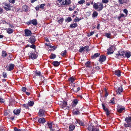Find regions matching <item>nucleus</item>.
<instances>
[{
  "label": "nucleus",
  "mask_w": 131,
  "mask_h": 131,
  "mask_svg": "<svg viewBox=\"0 0 131 131\" xmlns=\"http://www.w3.org/2000/svg\"><path fill=\"white\" fill-rule=\"evenodd\" d=\"M93 6L94 9H96L98 11H101L104 8L103 4L102 3H95Z\"/></svg>",
  "instance_id": "1"
},
{
  "label": "nucleus",
  "mask_w": 131,
  "mask_h": 131,
  "mask_svg": "<svg viewBox=\"0 0 131 131\" xmlns=\"http://www.w3.org/2000/svg\"><path fill=\"white\" fill-rule=\"evenodd\" d=\"M126 110L125 107L121 105H118L117 108V111L118 112L121 113L123 112H124Z\"/></svg>",
  "instance_id": "2"
},
{
  "label": "nucleus",
  "mask_w": 131,
  "mask_h": 131,
  "mask_svg": "<svg viewBox=\"0 0 131 131\" xmlns=\"http://www.w3.org/2000/svg\"><path fill=\"white\" fill-rule=\"evenodd\" d=\"M3 4L4 5L3 8L6 11L10 10H11V8L12 7V6H10V3H4Z\"/></svg>",
  "instance_id": "3"
},
{
  "label": "nucleus",
  "mask_w": 131,
  "mask_h": 131,
  "mask_svg": "<svg viewBox=\"0 0 131 131\" xmlns=\"http://www.w3.org/2000/svg\"><path fill=\"white\" fill-rule=\"evenodd\" d=\"M26 24L28 25L32 24L36 26L38 24V23L36 19H33L32 20H30L26 22Z\"/></svg>",
  "instance_id": "4"
},
{
  "label": "nucleus",
  "mask_w": 131,
  "mask_h": 131,
  "mask_svg": "<svg viewBox=\"0 0 131 131\" xmlns=\"http://www.w3.org/2000/svg\"><path fill=\"white\" fill-rule=\"evenodd\" d=\"M116 48L114 46H111L109 47L107 49V54H110L114 52Z\"/></svg>",
  "instance_id": "5"
},
{
  "label": "nucleus",
  "mask_w": 131,
  "mask_h": 131,
  "mask_svg": "<svg viewBox=\"0 0 131 131\" xmlns=\"http://www.w3.org/2000/svg\"><path fill=\"white\" fill-rule=\"evenodd\" d=\"M14 65L13 64H11L10 65H7L5 66V65L4 67L8 71H10L13 70L14 69Z\"/></svg>",
  "instance_id": "6"
},
{
  "label": "nucleus",
  "mask_w": 131,
  "mask_h": 131,
  "mask_svg": "<svg viewBox=\"0 0 131 131\" xmlns=\"http://www.w3.org/2000/svg\"><path fill=\"white\" fill-rule=\"evenodd\" d=\"M36 41V39L34 36H32L29 39L28 42L32 44H34Z\"/></svg>",
  "instance_id": "7"
},
{
  "label": "nucleus",
  "mask_w": 131,
  "mask_h": 131,
  "mask_svg": "<svg viewBox=\"0 0 131 131\" xmlns=\"http://www.w3.org/2000/svg\"><path fill=\"white\" fill-rule=\"evenodd\" d=\"M106 59V57L104 55H101L98 60L101 63L105 61Z\"/></svg>",
  "instance_id": "8"
},
{
  "label": "nucleus",
  "mask_w": 131,
  "mask_h": 131,
  "mask_svg": "<svg viewBox=\"0 0 131 131\" xmlns=\"http://www.w3.org/2000/svg\"><path fill=\"white\" fill-rule=\"evenodd\" d=\"M60 107L63 109H67L68 108V107L67 106V103L66 101H63L62 103H61L60 105Z\"/></svg>",
  "instance_id": "9"
},
{
  "label": "nucleus",
  "mask_w": 131,
  "mask_h": 131,
  "mask_svg": "<svg viewBox=\"0 0 131 131\" xmlns=\"http://www.w3.org/2000/svg\"><path fill=\"white\" fill-rule=\"evenodd\" d=\"M25 36H31L32 33L31 31L28 29L25 30Z\"/></svg>",
  "instance_id": "10"
},
{
  "label": "nucleus",
  "mask_w": 131,
  "mask_h": 131,
  "mask_svg": "<svg viewBox=\"0 0 131 131\" xmlns=\"http://www.w3.org/2000/svg\"><path fill=\"white\" fill-rule=\"evenodd\" d=\"M45 110L43 108L40 109L38 112L39 115L40 117L43 116L44 115Z\"/></svg>",
  "instance_id": "11"
},
{
  "label": "nucleus",
  "mask_w": 131,
  "mask_h": 131,
  "mask_svg": "<svg viewBox=\"0 0 131 131\" xmlns=\"http://www.w3.org/2000/svg\"><path fill=\"white\" fill-rule=\"evenodd\" d=\"M29 58L32 59H35L37 58V56L34 52H31L30 53Z\"/></svg>",
  "instance_id": "12"
},
{
  "label": "nucleus",
  "mask_w": 131,
  "mask_h": 131,
  "mask_svg": "<svg viewBox=\"0 0 131 131\" xmlns=\"http://www.w3.org/2000/svg\"><path fill=\"white\" fill-rule=\"evenodd\" d=\"M71 3V1L70 0H65V2L63 1L62 2L61 4L63 5H69Z\"/></svg>",
  "instance_id": "13"
},
{
  "label": "nucleus",
  "mask_w": 131,
  "mask_h": 131,
  "mask_svg": "<svg viewBox=\"0 0 131 131\" xmlns=\"http://www.w3.org/2000/svg\"><path fill=\"white\" fill-rule=\"evenodd\" d=\"M129 0H118V1L120 4H127Z\"/></svg>",
  "instance_id": "14"
},
{
  "label": "nucleus",
  "mask_w": 131,
  "mask_h": 131,
  "mask_svg": "<svg viewBox=\"0 0 131 131\" xmlns=\"http://www.w3.org/2000/svg\"><path fill=\"white\" fill-rule=\"evenodd\" d=\"M53 124V122H48L47 123L48 125V128L50 129V130H53V129H52V125Z\"/></svg>",
  "instance_id": "15"
},
{
  "label": "nucleus",
  "mask_w": 131,
  "mask_h": 131,
  "mask_svg": "<svg viewBox=\"0 0 131 131\" xmlns=\"http://www.w3.org/2000/svg\"><path fill=\"white\" fill-rule=\"evenodd\" d=\"M78 100L77 99L74 100L71 104L72 107H75L78 103Z\"/></svg>",
  "instance_id": "16"
},
{
  "label": "nucleus",
  "mask_w": 131,
  "mask_h": 131,
  "mask_svg": "<svg viewBox=\"0 0 131 131\" xmlns=\"http://www.w3.org/2000/svg\"><path fill=\"white\" fill-rule=\"evenodd\" d=\"M76 80V78H75V76H72L68 79V81L72 83H73L74 82L75 80Z\"/></svg>",
  "instance_id": "17"
},
{
  "label": "nucleus",
  "mask_w": 131,
  "mask_h": 131,
  "mask_svg": "<svg viewBox=\"0 0 131 131\" xmlns=\"http://www.w3.org/2000/svg\"><path fill=\"white\" fill-rule=\"evenodd\" d=\"M100 55V53H95L91 56V58L92 59H95L96 58L99 57Z\"/></svg>",
  "instance_id": "18"
},
{
  "label": "nucleus",
  "mask_w": 131,
  "mask_h": 131,
  "mask_svg": "<svg viewBox=\"0 0 131 131\" xmlns=\"http://www.w3.org/2000/svg\"><path fill=\"white\" fill-rule=\"evenodd\" d=\"M125 121L127 123H129L130 124H131V117H126L125 119Z\"/></svg>",
  "instance_id": "19"
},
{
  "label": "nucleus",
  "mask_w": 131,
  "mask_h": 131,
  "mask_svg": "<svg viewBox=\"0 0 131 131\" xmlns=\"http://www.w3.org/2000/svg\"><path fill=\"white\" fill-rule=\"evenodd\" d=\"M38 122L42 124H43L46 122V121L44 118H41L38 119Z\"/></svg>",
  "instance_id": "20"
},
{
  "label": "nucleus",
  "mask_w": 131,
  "mask_h": 131,
  "mask_svg": "<svg viewBox=\"0 0 131 131\" xmlns=\"http://www.w3.org/2000/svg\"><path fill=\"white\" fill-rule=\"evenodd\" d=\"M79 109L75 108L72 111V112L75 115H77L79 114Z\"/></svg>",
  "instance_id": "21"
},
{
  "label": "nucleus",
  "mask_w": 131,
  "mask_h": 131,
  "mask_svg": "<svg viewBox=\"0 0 131 131\" xmlns=\"http://www.w3.org/2000/svg\"><path fill=\"white\" fill-rule=\"evenodd\" d=\"M123 89L122 87H119L117 90H116V92L117 94H120V93L122 92Z\"/></svg>",
  "instance_id": "22"
},
{
  "label": "nucleus",
  "mask_w": 131,
  "mask_h": 131,
  "mask_svg": "<svg viewBox=\"0 0 131 131\" xmlns=\"http://www.w3.org/2000/svg\"><path fill=\"white\" fill-rule=\"evenodd\" d=\"M77 26V24L76 23H73L70 25V28H74L76 27Z\"/></svg>",
  "instance_id": "23"
},
{
  "label": "nucleus",
  "mask_w": 131,
  "mask_h": 131,
  "mask_svg": "<svg viewBox=\"0 0 131 131\" xmlns=\"http://www.w3.org/2000/svg\"><path fill=\"white\" fill-rule=\"evenodd\" d=\"M20 110L16 109L14 110L13 112L15 114L17 115L19 114L20 113Z\"/></svg>",
  "instance_id": "24"
},
{
  "label": "nucleus",
  "mask_w": 131,
  "mask_h": 131,
  "mask_svg": "<svg viewBox=\"0 0 131 131\" xmlns=\"http://www.w3.org/2000/svg\"><path fill=\"white\" fill-rule=\"evenodd\" d=\"M52 64L54 66L57 67L60 65V63L58 61H55L52 62Z\"/></svg>",
  "instance_id": "25"
},
{
  "label": "nucleus",
  "mask_w": 131,
  "mask_h": 131,
  "mask_svg": "<svg viewBox=\"0 0 131 131\" xmlns=\"http://www.w3.org/2000/svg\"><path fill=\"white\" fill-rule=\"evenodd\" d=\"M77 123L79 124L81 126H84V123L81 121L77 119Z\"/></svg>",
  "instance_id": "26"
},
{
  "label": "nucleus",
  "mask_w": 131,
  "mask_h": 131,
  "mask_svg": "<svg viewBox=\"0 0 131 131\" xmlns=\"http://www.w3.org/2000/svg\"><path fill=\"white\" fill-rule=\"evenodd\" d=\"M27 7L28 6L27 5H24L23 6L22 9L25 12H27L28 10V9Z\"/></svg>",
  "instance_id": "27"
},
{
  "label": "nucleus",
  "mask_w": 131,
  "mask_h": 131,
  "mask_svg": "<svg viewBox=\"0 0 131 131\" xmlns=\"http://www.w3.org/2000/svg\"><path fill=\"white\" fill-rule=\"evenodd\" d=\"M86 66L87 67H91V65L90 62L89 61H88L85 64Z\"/></svg>",
  "instance_id": "28"
},
{
  "label": "nucleus",
  "mask_w": 131,
  "mask_h": 131,
  "mask_svg": "<svg viewBox=\"0 0 131 131\" xmlns=\"http://www.w3.org/2000/svg\"><path fill=\"white\" fill-rule=\"evenodd\" d=\"M75 127V126L73 125H71L69 126V131H72Z\"/></svg>",
  "instance_id": "29"
},
{
  "label": "nucleus",
  "mask_w": 131,
  "mask_h": 131,
  "mask_svg": "<svg viewBox=\"0 0 131 131\" xmlns=\"http://www.w3.org/2000/svg\"><path fill=\"white\" fill-rule=\"evenodd\" d=\"M62 0H58L57 2V4L59 6H60L61 5H63L61 4H62Z\"/></svg>",
  "instance_id": "30"
},
{
  "label": "nucleus",
  "mask_w": 131,
  "mask_h": 131,
  "mask_svg": "<svg viewBox=\"0 0 131 131\" xmlns=\"http://www.w3.org/2000/svg\"><path fill=\"white\" fill-rule=\"evenodd\" d=\"M115 98L113 97L110 101V102H109V103L110 104H115Z\"/></svg>",
  "instance_id": "31"
},
{
  "label": "nucleus",
  "mask_w": 131,
  "mask_h": 131,
  "mask_svg": "<svg viewBox=\"0 0 131 131\" xmlns=\"http://www.w3.org/2000/svg\"><path fill=\"white\" fill-rule=\"evenodd\" d=\"M94 128V127L91 125H90L88 127V129L89 131H92Z\"/></svg>",
  "instance_id": "32"
},
{
  "label": "nucleus",
  "mask_w": 131,
  "mask_h": 131,
  "mask_svg": "<svg viewBox=\"0 0 131 131\" xmlns=\"http://www.w3.org/2000/svg\"><path fill=\"white\" fill-rule=\"evenodd\" d=\"M2 57H3L4 58L6 56L7 53L5 51H3L2 52Z\"/></svg>",
  "instance_id": "33"
},
{
  "label": "nucleus",
  "mask_w": 131,
  "mask_h": 131,
  "mask_svg": "<svg viewBox=\"0 0 131 131\" xmlns=\"http://www.w3.org/2000/svg\"><path fill=\"white\" fill-rule=\"evenodd\" d=\"M27 104L29 105V106H33L34 104V102L32 101H30L28 102Z\"/></svg>",
  "instance_id": "34"
},
{
  "label": "nucleus",
  "mask_w": 131,
  "mask_h": 131,
  "mask_svg": "<svg viewBox=\"0 0 131 131\" xmlns=\"http://www.w3.org/2000/svg\"><path fill=\"white\" fill-rule=\"evenodd\" d=\"M64 20V19L63 18H60L57 21L59 22V23L61 24L62 23Z\"/></svg>",
  "instance_id": "35"
},
{
  "label": "nucleus",
  "mask_w": 131,
  "mask_h": 131,
  "mask_svg": "<svg viewBox=\"0 0 131 131\" xmlns=\"http://www.w3.org/2000/svg\"><path fill=\"white\" fill-rule=\"evenodd\" d=\"M125 57L127 58H128L130 57L131 56V54L130 52H126L125 54Z\"/></svg>",
  "instance_id": "36"
},
{
  "label": "nucleus",
  "mask_w": 131,
  "mask_h": 131,
  "mask_svg": "<svg viewBox=\"0 0 131 131\" xmlns=\"http://www.w3.org/2000/svg\"><path fill=\"white\" fill-rule=\"evenodd\" d=\"M115 73L116 75L118 77L121 76V72L119 71H116Z\"/></svg>",
  "instance_id": "37"
},
{
  "label": "nucleus",
  "mask_w": 131,
  "mask_h": 131,
  "mask_svg": "<svg viewBox=\"0 0 131 131\" xmlns=\"http://www.w3.org/2000/svg\"><path fill=\"white\" fill-rule=\"evenodd\" d=\"M13 30L10 28H9L7 30V32L8 34H11L13 32Z\"/></svg>",
  "instance_id": "38"
},
{
  "label": "nucleus",
  "mask_w": 131,
  "mask_h": 131,
  "mask_svg": "<svg viewBox=\"0 0 131 131\" xmlns=\"http://www.w3.org/2000/svg\"><path fill=\"white\" fill-rule=\"evenodd\" d=\"M124 16L125 15L123 14H121L118 17V20H119L121 18L124 17Z\"/></svg>",
  "instance_id": "39"
},
{
  "label": "nucleus",
  "mask_w": 131,
  "mask_h": 131,
  "mask_svg": "<svg viewBox=\"0 0 131 131\" xmlns=\"http://www.w3.org/2000/svg\"><path fill=\"white\" fill-rule=\"evenodd\" d=\"M56 56L55 54H51L50 56V58L51 59H53L56 58Z\"/></svg>",
  "instance_id": "40"
},
{
  "label": "nucleus",
  "mask_w": 131,
  "mask_h": 131,
  "mask_svg": "<svg viewBox=\"0 0 131 131\" xmlns=\"http://www.w3.org/2000/svg\"><path fill=\"white\" fill-rule=\"evenodd\" d=\"M84 51H86L88 52L90 50V49L89 48V47L88 46H86L84 47Z\"/></svg>",
  "instance_id": "41"
},
{
  "label": "nucleus",
  "mask_w": 131,
  "mask_h": 131,
  "mask_svg": "<svg viewBox=\"0 0 131 131\" xmlns=\"http://www.w3.org/2000/svg\"><path fill=\"white\" fill-rule=\"evenodd\" d=\"M41 74V72L39 71H36L35 72V75L36 76H40Z\"/></svg>",
  "instance_id": "42"
},
{
  "label": "nucleus",
  "mask_w": 131,
  "mask_h": 131,
  "mask_svg": "<svg viewBox=\"0 0 131 131\" xmlns=\"http://www.w3.org/2000/svg\"><path fill=\"white\" fill-rule=\"evenodd\" d=\"M67 52L66 50H65L61 52V54L62 56L64 57L66 55Z\"/></svg>",
  "instance_id": "43"
},
{
  "label": "nucleus",
  "mask_w": 131,
  "mask_h": 131,
  "mask_svg": "<svg viewBox=\"0 0 131 131\" xmlns=\"http://www.w3.org/2000/svg\"><path fill=\"white\" fill-rule=\"evenodd\" d=\"M98 15V13L96 11H94L92 14V17H95Z\"/></svg>",
  "instance_id": "44"
},
{
  "label": "nucleus",
  "mask_w": 131,
  "mask_h": 131,
  "mask_svg": "<svg viewBox=\"0 0 131 131\" xmlns=\"http://www.w3.org/2000/svg\"><path fill=\"white\" fill-rule=\"evenodd\" d=\"M102 105L103 109L105 112L107 111L108 110V109L105 107L104 104L103 103H102Z\"/></svg>",
  "instance_id": "45"
},
{
  "label": "nucleus",
  "mask_w": 131,
  "mask_h": 131,
  "mask_svg": "<svg viewBox=\"0 0 131 131\" xmlns=\"http://www.w3.org/2000/svg\"><path fill=\"white\" fill-rule=\"evenodd\" d=\"M85 0H81L78 2V3L80 4H82L85 3Z\"/></svg>",
  "instance_id": "46"
},
{
  "label": "nucleus",
  "mask_w": 131,
  "mask_h": 131,
  "mask_svg": "<svg viewBox=\"0 0 131 131\" xmlns=\"http://www.w3.org/2000/svg\"><path fill=\"white\" fill-rule=\"evenodd\" d=\"M131 126V124L129 123H127V124H125L124 126L126 127H130Z\"/></svg>",
  "instance_id": "47"
},
{
  "label": "nucleus",
  "mask_w": 131,
  "mask_h": 131,
  "mask_svg": "<svg viewBox=\"0 0 131 131\" xmlns=\"http://www.w3.org/2000/svg\"><path fill=\"white\" fill-rule=\"evenodd\" d=\"M3 77L5 78H7V74L6 73L3 72Z\"/></svg>",
  "instance_id": "48"
},
{
  "label": "nucleus",
  "mask_w": 131,
  "mask_h": 131,
  "mask_svg": "<svg viewBox=\"0 0 131 131\" xmlns=\"http://www.w3.org/2000/svg\"><path fill=\"white\" fill-rule=\"evenodd\" d=\"M72 20V19L70 17H69L67 18L66 19V21H67L68 22H69L71 21Z\"/></svg>",
  "instance_id": "49"
},
{
  "label": "nucleus",
  "mask_w": 131,
  "mask_h": 131,
  "mask_svg": "<svg viewBox=\"0 0 131 131\" xmlns=\"http://www.w3.org/2000/svg\"><path fill=\"white\" fill-rule=\"evenodd\" d=\"M4 100L2 97L0 96V102L2 103H4Z\"/></svg>",
  "instance_id": "50"
},
{
  "label": "nucleus",
  "mask_w": 131,
  "mask_h": 131,
  "mask_svg": "<svg viewBox=\"0 0 131 131\" xmlns=\"http://www.w3.org/2000/svg\"><path fill=\"white\" fill-rule=\"evenodd\" d=\"M72 90H73V91L77 92H78L80 90V88L79 87H77V88L76 90H75V88H73Z\"/></svg>",
  "instance_id": "51"
},
{
  "label": "nucleus",
  "mask_w": 131,
  "mask_h": 131,
  "mask_svg": "<svg viewBox=\"0 0 131 131\" xmlns=\"http://www.w3.org/2000/svg\"><path fill=\"white\" fill-rule=\"evenodd\" d=\"M105 35L108 38H110L111 36V34L109 33H106Z\"/></svg>",
  "instance_id": "52"
},
{
  "label": "nucleus",
  "mask_w": 131,
  "mask_h": 131,
  "mask_svg": "<svg viewBox=\"0 0 131 131\" xmlns=\"http://www.w3.org/2000/svg\"><path fill=\"white\" fill-rule=\"evenodd\" d=\"M79 51L80 52H82V51H84V47H83L80 48Z\"/></svg>",
  "instance_id": "53"
},
{
  "label": "nucleus",
  "mask_w": 131,
  "mask_h": 131,
  "mask_svg": "<svg viewBox=\"0 0 131 131\" xmlns=\"http://www.w3.org/2000/svg\"><path fill=\"white\" fill-rule=\"evenodd\" d=\"M92 131H99V129L98 127H96L94 126V128Z\"/></svg>",
  "instance_id": "54"
},
{
  "label": "nucleus",
  "mask_w": 131,
  "mask_h": 131,
  "mask_svg": "<svg viewBox=\"0 0 131 131\" xmlns=\"http://www.w3.org/2000/svg\"><path fill=\"white\" fill-rule=\"evenodd\" d=\"M30 47L34 49H35L36 48V46L34 44H32L30 46Z\"/></svg>",
  "instance_id": "55"
},
{
  "label": "nucleus",
  "mask_w": 131,
  "mask_h": 131,
  "mask_svg": "<svg viewBox=\"0 0 131 131\" xmlns=\"http://www.w3.org/2000/svg\"><path fill=\"white\" fill-rule=\"evenodd\" d=\"M45 4H41L39 6V8H41L42 9H44V8L43 7L45 5Z\"/></svg>",
  "instance_id": "56"
},
{
  "label": "nucleus",
  "mask_w": 131,
  "mask_h": 131,
  "mask_svg": "<svg viewBox=\"0 0 131 131\" xmlns=\"http://www.w3.org/2000/svg\"><path fill=\"white\" fill-rule=\"evenodd\" d=\"M49 47L51 48L53 50H54L56 48V47L55 46H52L51 45L49 46Z\"/></svg>",
  "instance_id": "57"
},
{
  "label": "nucleus",
  "mask_w": 131,
  "mask_h": 131,
  "mask_svg": "<svg viewBox=\"0 0 131 131\" xmlns=\"http://www.w3.org/2000/svg\"><path fill=\"white\" fill-rule=\"evenodd\" d=\"M23 106L26 108L29 109V105H28V104H24L23 105Z\"/></svg>",
  "instance_id": "58"
},
{
  "label": "nucleus",
  "mask_w": 131,
  "mask_h": 131,
  "mask_svg": "<svg viewBox=\"0 0 131 131\" xmlns=\"http://www.w3.org/2000/svg\"><path fill=\"white\" fill-rule=\"evenodd\" d=\"M94 34V32L93 31L89 33L88 34L87 36L88 37H89L90 36Z\"/></svg>",
  "instance_id": "59"
},
{
  "label": "nucleus",
  "mask_w": 131,
  "mask_h": 131,
  "mask_svg": "<svg viewBox=\"0 0 131 131\" xmlns=\"http://www.w3.org/2000/svg\"><path fill=\"white\" fill-rule=\"evenodd\" d=\"M102 3H103L107 4L108 2V0H102Z\"/></svg>",
  "instance_id": "60"
},
{
  "label": "nucleus",
  "mask_w": 131,
  "mask_h": 131,
  "mask_svg": "<svg viewBox=\"0 0 131 131\" xmlns=\"http://www.w3.org/2000/svg\"><path fill=\"white\" fill-rule=\"evenodd\" d=\"M14 131H21V129H18L16 127H15L14 128Z\"/></svg>",
  "instance_id": "61"
},
{
  "label": "nucleus",
  "mask_w": 131,
  "mask_h": 131,
  "mask_svg": "<svg viewBox=\"0 0 131 131\" xmlns=\"http://www.w3.org/2000/svg\"><path fill=\"white\" fill-rule=\"evenodd\" d=\"M26 88L24 87H23L21 89L22 91L24 92H26Z\"/></svg>",
  "instance_id": "62"
},
{
  "label": "nucleus",
  "mask_w": 131,
  "mask_h": 131,
  "mask_svg": "<svg viewBox=\"0 0 131 131\" xmlns=\"http://www.w3.org/2000/svg\"><path fill=\"white\" fill-rule=\"evenodd\" d=\"M123 12L126 14V16L127 15L128 13V10L126 9H125L124 10Z\"/></svg>",
  "instance_id": "63"
},
{
  "label": "nucleus",
  "mask_w": 131,
  "mask_h": 131,
  "mask_svg": "<svg viewBox=\"0 0 131 131\" xmlns=\"http://www.w3.org/2000/svg\"><path fill=\"white\" fill-rule=\"evenodd\" d=\"M8 1L10 3L14 4L15 3V0H8Z\"/></svg>",
  "instance_id": "64"
}]
</instances>
